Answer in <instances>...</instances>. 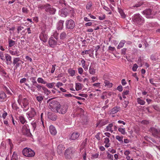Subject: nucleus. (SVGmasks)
<instances>
[{
	"label": "nucleus",
	"mask_w": 160,
	"mask_h": 160,
	"mask_svg": "<svg viewBox=\"0 0 160 160\" xmlns=\"http://www.w3.org/2000/svg\"><path fill=\"white\" fill-rule=\"evenodd\" d=\"M58 41L53 39L52 37H50L48 41V43L49 46L52 48H53L57 44Z\"/></svg>",
	"instance_id": "nucleus-14"
},
{
	"label": "nucleus",
	"mask_w": 160,
	"mask_h": 160,
	"mask_svg": "<svg viewBox=\"0 0 160 160\" xmlns=\"http://www.w3.org/2000/svg\"><path fill=\"white\" fill-rule=\"evenodd\" d=\"M108 123V120H102L98 124L97 123V126L98 125H99L100 127L105 125Z\"/></svg>",
	"instance_id": "nucleus-29"
},
{
	"label": "nucleus",
	"mask_w": 160,
	"mask_h": 160,
	"mask_svg": "<svg viewBox=\"0 0 160 160\" xmlns=\"http://www.w3.org/2000/svg\"><path fill=\"white\" fill-rule=\"evenodd\" d=\"M151 130L153 136L157 138H160V130H158L155 128H152Z\"/></svg>",
	"instance_id": "nucleus-13"
},
{
	"label": "nucleus",
	"mask_w": 160,
	"mask_h": 160,
	"mask_svg": "<svg viewBox=\"0 0 160 160\" xmlns=\"http://www.w3.org/2000/svg\"><path fill=\"white\" fill-rule=\"evenodd\" d=\"M127 50V48H123L122 49L121 54L125 55L126 54V51Z\"/></svg>",
	"instance_id": "nucleus-56"
},
{
	"label": "nucleus",
	"mask_w": 160,
	"mask_h": 160,
	"mask_svg": "<svg viewBox=\"0 0 160 160\" xmlns=\"http://www.w3.org/2000/svg\"><path fill=\"white\" fill-rule=\"evenodd\" d=\"M47 6V4H45L43 5H42L39 7V8L41 9H45V11H46V8Z\"/></svg>",
	"instance_id": "nucleus-51"
},
{
	"label": "nucleus",
	"mask_w": 160,
	"mask_h": 160,
	"mask_svg": "<svg viewBox=\"0 0 160 160\" xmlns=\"http://www.w3.org/2000/svg\"><path fill=\"white\" fill-rule=\"evenodd\" d=\"M125 42V41L124 40L122 41H121L118 45L117 47V48L118 49H120V48H122L124 46Z\"/></svg>",
	"instance_id": "nucleus-32"
},
{
	"label": "nucleus",
	"mask_w": 160,
	"mask_h": 160,
	"mask_svg": "<svg viewBox=\"0 0 160 160\" xmlns=\"http://www.w3.org/2000/svg\"><path fill=\"white\" fill-rule=\"evenodd\" d=\"M117 89L119 92L122 91L123 90L122 86L121 85H119L117 87Z\"/></svg>",
	"instance_id": "nucleus-54"
},
{
	"label": "nucleus",
	"mask_w": 160,
	"mask_h": 160,
	"mask_svg": "<svg viewBox=\"0 0 160 160\" xmlns=\"http://www.w3.org/2000/svg\"><path fill=\"white\" fill-rule=\"evenodd\" d=\"M28 8L26 7H23L22 8V12L23 13H28Z\"/></svg>",
	"instance_id": "nucleus-53"
},
{
	"label": "nucleus",
	"mask_w": 160,
	"mask_h": 160,
	"mask_svg": "<svg viewBox=\"0 0 160 160\" xmlns=\"http://www.w3.org/2000/svg\"><path fill=\"white\" fill-rule=\"evenodd\" d=\"M23 29H24V27L22 26H21L18 27L17 30L18 31V32L17 33H19V31L22 30Z\"/></svg>",
	"instance_id": "nucleus-59"
},
{
	"label": "nucleus",
	"mask_w": 160,
	"mask_h": 160,
	"mask_svg": "<svg viewBox=\"0 0 160 160\" xmlns=\"http://www.w3.org/2000/svg\"><path fill=\"white\" fill-rule=\"evenodd\" d=\"M22 153L24 156L28 157H33L35 155V152L34 151L28 148H26L23 149L22 151Z\"/></svg>",
	"instance_id": "nucleus-3"
},
{
	"label": "nucleus",
	"mask_w": 160,
	"mask_h": 160,
	"mask_svg": "<svg viewBox=\"0 0 160 160\" xmlns=\"http://www.w3.org/2000/svg\"><path fill=\"white\" fill-rule=\"evenodd\" d=\"M132 20L136 24L141 25L144 22V18L139 14H135L132 17Z\"/></svg>",
	"instance_id": "nucleus-2"
},
{
	"label": "nucleus",
	"mask_w": 160,
	"mask_h": 160,
	"mask_svg": "<svg viewBox=\"0 0 160 160\" xmlns=\"http://www.w3.org/2000/svg\"><path fill=\"white\" fill-rule=\"evenodd\" d=\"M55 66H56L55 65H53L52 66V68L51 71V73H52L54 72V71L55 70Z\"/></svg>",
	"instance_id": "nucleus-62"
},
{
	"label": "nucleus",
	"mask_w": 160,
	"mask_h": 160,
	"mask_svg": "<svg viewBox=\"0 0 160 160\" xmlns=\"http://www.w3.org/2000/svg\"><path fill=\"white\" fill-rule=\"evenodd\" d=\"M78 73L80 74H82L83 72V70L82 68H78Z\"/></svg>",
	"instance_id": "nucleus-63"
},
{
	"label": "nucleus",
	"mask_w": 160,
	"mask_h": 160,
	"mask_svg": "<svg viewBox=\"0 0 160 160\" xmlns=\"http://www.w3.org/2000/svg\"><path fill=\"white\" fill-rule=\"evenodd\" d=\"M109 139L108 138H104V143L108 144L109 142Z\"/></svg>",
	"instance_id": "nucleus-57"
},
{
	"label": "nucleus",
	"mask_w": 160,
	"mask_h": 160,
	"mask_svg": "<svg viewBox=\"0 0 160 160\" xmlns=\"http://www.w3.org/2000/svg\"><path fill=\"white\" fill-rule=\"evenodd\" d=\"M94 67L93 66V64L91 66L89 67V73L91 74L94 75L96 73V69L94 68Z\"/></svg>",
	"instance_id": "nucleus-22"
},
{
	"label": "nucleus",
	"mask_w": 160,
	"mask_h": 160,
	"mask_svg": "<svg viewBox=\"0 0 160 160\" xmlns=\"http://www.w3.org/2000/svg\"><path fill=\"white\" fill-rule=\"evenodd\" d=\"M60 104L58 101L56 100H52L49 104V108L51 109H52L55 112L58 107H59Z\"/></svg>",
	"instance_id": "nucleus-5"
},
{
	"label": "nucleus",
	"mask_w": 160,
	"mask_h": 160,
	"mask_svg": "<svg viewBox=\"0 0 160 160\" xmlns=\"http://www.w3.org/2000/svg\"><path fill=\"white\" fill-rule=\"evenodd\" d=\"M100 132H98L96 135H95V138L98 140H99L100 139V138L99 136L100 134Z\"/></svg>",
	"instance_id": "nucleus-60"
},
{
	"label": "nucleus",
	"mask_w": 160,
	"mask_h": 160,
	"mask_svg": "<svg viewBox=\"0 0 160 160\" xmlns=\"http://www.w3.org/2000/svg\"><path fill=\"white\" fill-rule=\"evenodd\" d=\"M116 138L117 140H118L119 141L121 142L122 141L123 142L122 139L123 137H120L118 135H117L116 136Z\"/></svg>",
	"instance_id": "nucleus-47"
},
{
	"label": "nucleus",
	"mask_w": 160,
	"mask_h": 160,
	"mask_svg": "<svg viewBox=\"0 0 160 160\" xmlns=\"http://www.w3.org/2000/svg\"><path fill=\"white\" fill-rule=\"evenodd\" d=\"M44 97L41 96H38L36 97L37 100L40 103H41Z\"/></svg>",
	"instance_id": "nucleus-41"
},
{
	"label": "nucleus",
	"mask_w": 160,
	"mask_h": 160,
	"mask_svg": "<svg viewBox=\"0 0 160 160\" xmlns=\"http://www.w3.org/2000/svg\"><path fill=\"white\" fill-rule=\"evenodd\" d=\"M58 35L59 33L57 32H55L54 33L53 35L51 37H52L53 38V39L58 41Z\"/></svg>",
	"instance_id": "nucleus-25"
},
{
	"label": "nucleus",
	"mask_w": 160,
	"mask_h": 160,
	"mask_svg": "<svg viewBox=\"0 0 160 160\" xmlns=\"http://www.w3.org/2000/svg\"><path fill=\"white\" fill-rule=\"evenodd\" d=\"M39 38L43 42H47V37L44 31H43L41 32L39 36Z\"/></svg>",
	"instance_id": "nucleus-15"
},
{
	"label": "nucleus",
	"mask_w": 160,
	"mask_h": 160,
	"mask_svg": "<svg viewBox=\"0 0 160 160\" xmlns=\"http://www.w3.org/2000/svg\"><path fill=\"white\" fill-rule=\"evenodd\" d=\"M81 84L80 83H78L76 84V89L77 91H78L82 89Z\"/></svg>",
	"instance_id": "nucleus-33"
},
{
	"label": "nucleus",
	"mask_w": 160,
	"mask_h": 160,
	"mask_svg": "<svg viewBox=\"0 0 160 160\" xmlns=\"http://www.w3.org/2000/svg\"><path fill=\"white\" fill-rule=\"evenodd\" d=\"M58 107V108H57L55 112L61 114H64L67 112L68 109V106L67 105H64L61 107L60 104L59 107Z\"/></svg>",
	"instance_id": "nucleus-7"
},
{
	"label": "nucleus",
	"mask_w": 160,
	"mask_h": 160,
	"mask_svg": "<svg viewBox=\"0 0 160 160\" xmlns=\"http://www.w3.org/2000/svg\"><path fill=\"white\" fill-rule=\"evenodd\" d=\"M103 8L106 11H110L109 12H108V14H111L112 13V12L111 11H110V9L107 7L106 6H104L103 7Z\"/></svg>",
	"instance_id": "nucleus-48"
},
{
	"label": "nucleus",
	"mask_w": 160,
	"mask_h": 160,
	"mask_svg": "<svg viewBox=\"0 0 160 160\" xmlns=\"http://www.w3.org/2000/svg\"><path fill=\"white\" fill-rule=\"evenodd\" d=\"M18 118H19V121L22 124H24L27 122L26 120L25 119L24 117H23V116H19L18 117Z\"/></svg>",
	"instance_id": "nucleus-24"
},
{
	"label": "nucleus",
	"mask_w": 160,
	"mask_h": 160,
	"mask_svg": "<svg viewBox=\"0 0 160 160\" xmlns=\"http://www.w3.org/2000/svg\"><path fill=\"white\" fill-rule=\"evenodd\" d=\"M34 86L37 88V90L38 91H40L41 90V88L42 89V87H43L41 85L39 84L38 83H37L36 84L34 85Z\"/></svg>",
	"instance_id": "nucleus-34"
},
{
	"label": "nucleus",
	"mask_w": 160,
	"mask_h": 160,
	"mask_svg": "<svg viewBox=\"0 0 160 160\" xmlns=\"http://www.w3.org/2000/svg\"><path fill=\"white\" fill-rule=\"evenodd\" d=\"M79 136V133L77 132H74L72 134L70 139L72 140H75L77 139Z\"/></svg>",
	"instance_id": "nucleus-19"
},
{
	"label": "nucleus",
	"mask_w": 160,
	"mask_h": 160,
	"mask_svg": "<svg viewBox=\"0 0 160 160\" xmlns=\"http://www.w3.org/2000/svg\"><path fill=\"white\" fill-rule=\"evenodd\" d=\"M59 12L61 17H66L70 13L72 15L74 11L72 8H65L62 9Z\"/></svg>",
	"instance_id": "nucleus-1"
},
{
	"label": "nucleus",
	"mask_w": 160,
	"mask_h": 160,
	"mask_svg": "<svg viewBox=\"0 0 160 160\" xmlns=\"http://www.w3.org/2000/svg\"><path fill=\"white\" fill-rule=\"evenodd\" d=\"M11 160H18L17 155L15 152L13 153Z\"/></svg>",
	"instance_id": "nucleus-39"
},
{
	"label": "nucleus",
	"mask_w": 160,
	"mask_h": 160,
	"mask_svg": "<svg viewBox=\"0 0 160 160\" xmlns=\"http://www.w3.org/2000/svg\"><path fill=\"white\" fill-rule=\"evenodd\" d=\"M137 102L138 104L141 105H143L145 103V102L144 101L141 99L140 98H138L137 99Z\"/></svg>",
	"instance_id": "nucleus-35"
},
{
	"label": "nucleus",
	"mask_w": 160,
	"mask_h": 160,
	"mask_svg": "<svg viewBox=\"0 0 160 160\" xmlns=\"http://www.w3.org/2000/svg\"><path fill=\"white\" fill-rule=\"evenodd\" d=\"M120 109V107H115L112 109L111 112L112 114L118 112Z\"/></svg>",
	"instance_id": "nucleus-23"
},
{
	"label": "nucleus",
	"mask_w": 160,
	"mask_h": 160,
	"mask_svg": "<svg viewBox=\"0 0 160 160\" xmlns=\"http://www.w3.org/2000/svg\"><path fill=\"white\" fill-rule=\"evenodd\" d=\"M64 21L60 20L58 23L57 28L58 30H61L63 28Z\"/></svg>",
	"instance_id": "nucleus-18"
},
{
	"label": "nucleus",
	"mask_w": 160,
	"mask_h": 160,
	"mask_svg": "<svg viewBox=\"0 0 160 160\" xmlns=\"http://www.w3.org/2000/svg\"><path fill=\"white\" fill-rule=\"evenodd\" d=\"M30 79L31 81L32 84L33 86L37 83L36 80V78L35 77H32L30 78Z\"/></svg>",
	"instance_id": "nucleus-31"
},
{
	"label": "nucleus",
	"mask_w": 160,
	"mask_h": 160,
	"mask_svg": "<svg viewBox=\"0 0 160 160\" xmlns=\"http://www.w3.org/2000/svg\"><path fill=\"white\" fill-rule=\"evenodd\" d=\"M50 132L51 134L55 135L57 133V131L55 128L52 125H51L49 127Z\"/></svg>",
	"instance_id": "nucleus-21"
},
{
	"label": "nucleus",
	"mask_w": 160,
	"mask_h": 160,
	"mask_svg": "<svg viewBox=\"0 0 160 160\" xmlns=\"http://www.w3.org/2000/svg\"><path fill=\"white\" fill-rule=\"evenodd\" d=\"M118 11L119 13H120L121 16L123 18H125L126 17V15L124 13L122 10L121 9H119Z\"/></svg>",
	"instance_id": "nucleus-40"
},
{
	"label": "nucleus",
	"mask_w": 160,
	"mask_h": 160,
	"mask_svg": "<svg viewBox=\"0 0 160 160\" xmlns=\"http://www.w3.org/2000/svg\"><path fill=\"white\" fill-rule=\"evenodd\" d=\"M92 6V3L91 2H89L86 5V8L88 9H89Z\"/></svg>",
	"instance_id": "nucleus-49"
},
{
	"label": "nucleus",
	"mask_w": 160,
	"mask_h": 160,
	"mask_svg": "<svg viewBox=\"0 0 160 160\" xmlns=\"http://www.w3.org/2000/svg\"><path fill=\"white\" fill-rule=\"evenodd\" d=\"M108 50L112 51H113L115 50V48L114 47H112L110 46L108 47Z\"/></svg>",
	"instance_id": "nucleus-61"
},
{
	"label": "nucleus",
	"mask_w": 160,
	"mask_h": 160,
	"mask_svg": "<svg viewBox=\"0 0 160 160\" xmlns=\"http://www.w3.org/2000/svg\"><path fill=\"white\" fill-rule=\"evenodd\" d=\"M113 126V124L112 123H111L108 124V126L106 127V131H110L111 132H112L113 131L112 130V127Z\"/></svg>",
	"instance_id": "nucleus-27"
},
{
	"label": "nucleus",
	"mask_w": 160,
	"mask_h": 160,
	"mask_svg": "<svg viewBox=\"0 0 160 160\" xmlns=\"http://www.w3.org/2000/svg\"><path fill=\"white\" fill-rule=\"evenodd\" d=\"M68 72L71 76H73L75 74V71L73 70L72 69H69L68 70Z\"/></svg>",
	"instance_id": "nucleus-36"
},
{
	"label": "nucleus",
	"mask_w": 160,
	"mask_h": 160,
	"mask_svg": "<svg viewBox=\"0 0 160 160\" xmlns=\"http://www.w3.org/2000/svg\"><path fill=\"white\" fill-rule=\"evenodd\" d=\"M142 13L145 15L147 18H153L152 10L150 9H146L142 11Z\"/></svg>",
	"instance_id": "nucleus-9"
},
{
	"label": "nucleus",
	"mask_w": 160,
	"mask_h": 160,
	"mask_svg": "<svg viewBox=\"0 0 160 160\" xmlns=\"http://www.w3.org/2000/svg\"><path fill=\"white\" fill-rule=\"evenodd\" d=\"M64 148L63 145L62 144L58 145L57 148V151L59 155L62 154L64 150Z\"/></svg>",
	"instance_id": "nucleus-17"
},
{
	"label": "nucleus",
	"mask_w": 160,
	"mask_h": 160,
	"mask_svg": "<svg viewBox=\"0 0 160 160\" xmlns=\"http://www.w3.org/2000/svg\"><path fill=\"white\" fill-rule=\"evenodd\" d=\"M66 30L69 31L72 30L75 27V23L74 22L72 19L67 20L65 23Z\"/></svg>",
	"instance_id": "nucleus-4"
},
{
	"label": "nucleus",
	"mask_w": 160,
	"mask_h": 160,
	"mask_svg": "<svg viewBox=\"0 0 160 160\" xmlns=\"http://www.w3.org/2000/svg\"><path fill=\"white\" fill-rule=\"evenodd\" d=\"M63 84L62 82H59L57 83L56 86L58 88L60 86H63Z\"/></svg>",
	"instance_id": "nucleus-64"
},
{
	"label": "nucleus",
	"mask_w": 160,
	"mask_h": 160,
	"mask_svg": "<svg viewBox=\"0 0 160 160\" xmlns=\"http://www.w3.org/2000/svg\"><path fill=\"white\" fill-rule=\"evenodd\" d=\"M66 37L67 34L65 32H62L60 34V39L61 40H63L64 39L66 38Z\"/></svg>",
	"instance_id": "nucleus-26"
},
{
	"label": "nucleus",
	"mask_w": 160,
	"mask_h": 160,
	"mask_svg": "<svg viewBox=\"0 0 160 160\" xmlns=\"http://www.w3.org/2000/svg\"><path fill=\"white\" fill-rule=\"evenodd\" d=\"M36 112L33 108H31V110L27 113L28 118L30 119H31L34 118L36 115Z\"/></svg>",
	"instance_id": "nucleus-12"
},
{
	"label": "nucleus",
	"mask_w": 160,
	"mask_h": 160,
	"mask_svg": "<svg viewBox=\"0 0 160 160\" xmlns=\"http://www.w3.org/2000/svg\"><path fill=\"white\" fill-rule=\"evenodd\" d=\"M74 152V149L72 147H70L68 148L64 154L66 158L68 159L71 158V155L73 154Z\"/></svg>",
	"instance_id": "nucleus-6"
},
{
	"label": "nucleus",
	"mask_w": 160,
	"mask_h": 160,
	"mask_svg": "<svg viewBox=\"0 0 160 160\" xmlns=\"http://www.w3.org/2000/svg\"><path fill=\"white\" fill-rule=\"evenodd\" d=\"M37 81L39 83H41L43 84L47 83V82L44 81V80L41 78H38Z\"/></svg>",
	"instance_id": "nucleus-30"
},
{
	"label": "nucleus",
	"mask_w": 160,
	"mask_h": 160,
	"mask_svg": "<svg viewBox=\"0 0 160 160\" xmlns=\"http://www.w3.org/2000/svg\"><path fill=\"white\" fill-rule=\"evenodd\" d=\"M42 89L43 90L44 93L46 94L48 89L44 87H42Z\"/></svg>",
	"instance_id": "nucleus-58"
},
{
	"label": "nucleus",
	"mask_w": 160,
	"mask_h": 160,
	"mask_svg": "<svg viewBox=\"0 0 160 160\" xmlns=\"http://www.w3.org/2000/svg\"><path fill=\"white\" fill-rule=\"evenodd\" d=\"M138 66L136 64H134L132 68V70L133 71H136L138 68Z\"/></svg>",
	"instance_id": "nucleus-50"
},
{
	"label": "nucleus",
	"mask_w": 160,
	"mask_h": 160,
	"mask_svg": "<svg viewBox=\"0 0 160 160\" xmlns=\"http://www.w3.org/2000/svg\"><path fill=\"white\" fill-rule=\"evenodd\" d=\"M22 103L23 104V106L25 108H26V107L28 106L29 104L28 100L26 98H23Z\"/></svg>",
	"instance_id": "nucleus-28"
},
{
	"label": "nucleus",
	"mask_w": 160,
	"mask_h": 160,
	"mask_svg": "<svg viewBox=\"0 0 160 160\" xmlns=\"http://www.w3.org/2000/svg\"><path fill=\"white\" fill-rule=\"evenodd\" d=\"M104 83L105 84V86H108L110 88L111 87H112V83H110L108 81H107V80L105 81L104 82Z\"/></svg>",
	"instance_id": "nucleus-44"
},
{
	"label": "nucleus",
	"mask_w": 160,
	"mask_h": 160,
	"mask_svg": "<svg viewBox=\"0 0 160 160\" xmlns=\"http://www.w3.org/2000/svg\"><path fill=\"white\" fill-rule=\"evenodd\" d=\"M22 131L23 134L25 136L27 137H31L32 136L30 129L28 128L25 125L22 127Z\"/></svg>",
	"instance_id": "nucleus-11"
},
{
	"label": "nucleus",
	"mask_w": 160,
	"mask_h": 160,
	"mask_svg": "<svg viewBox=\"0 0 160 160\" xmlns=\"http://www.w3.org/2000/svg\"><path fill=\"white\" fill-rule=\"evenodd\" d=\"M56 9L53 8L51 5L47 3V6L45 11L49 14H54L56 12Z\"/></svg>",
	"instance_id": "nucleus-10"
},
{
	"label": "nucleus",
	"mask_w": 160,
	"mask_h": 160,
	"mask_svg": "<svg viewBox=\"0 0 160 160\" xmlns=\"http://www.w3.org/2000/svg\"><path fill=\"white\" fill-rule=\"evenodd\" d=\"M5 56L6 61H7L6 63L7 64V65H11L12 63L11 56L7 54H5Z\"/></svg>",
	"instance_id": "nucleus-20"
},
{
	"label": "nucleus",
	"mask_w": 160,
	"mask_h": 160,
	"mask_svg": "<svg viewBox=\"0 0 160 160\" xmlns=\"http://www.w3.org/2000/svg\"><path fill=\"white\" fill-rule=\"evenodd\" d=\"M10 53L12 55H16L17 56H19L18 54L19 53V51H18L16 50V51L14 52L13 51L10 50Z\"/></svg>",
	"instance_id": "nucleus-42"
},
{
	"label": "nucleus",
	"mask_w": 160,
	"mask_h": 160,
	"mask_svg": "<svg viewBox=\"0 0 160 160\" xmlns=\"http://www.w3.org/2000/svg\"><path fill=\"white\" fill-rule=\"evenodd\" d=\"M90 50H86L82 51L81 52V55H84V54H88L89 53V52H90Z\"/></svg>",
	"instance_id": "nucleus-52"
},
{
	"label": "nucleus",
	"mask_w": 160,
	"mask_h": 160,
	"mask_svg": "<svg viewBox=\"0 0 160 160\" xmlns=\"http://www.w3.org/2000/svg\"><path fill=\"white\" fill-rule=\"evenodd\" d=\"M55 84V82H52L50 83H46V86L49 88H52Z\"/></svg>",
	"instance_id": "nucleus-38"
},
{
	"label": "nucleus",
	"mask_w": 160,
	"mask_h": 160,
	"mask_svg": "<svg viewBox=\"0 0 160 160\" xmlns=\"http://www.w3.org/2000/svg\"><path fill=\"white\" fill-rule=\"evenodd\" d=\"M9 47H11L15 44V41L11 39H9Z\"/></svg>",
	"instance_id": "nucleus-37"
},
{
	"label": "nucleus",
	"mask_w": 160,
	"mask_h": 160,
	"mask_svg": "<svg viewBox=\"0 0 160 160\" xmlns=\"http://www.w3.org/2000/svg\"><path fill=\"white\" fill-rule=\"evenodd\" d=\"M6 95L4 92L0 93V99H3L6 97Z\"/></svg>",
	"instance_id": "nucleus-45"
},
{
	"label": "nucleus",
	"mask_w": 160,
	"mask_h": 160,
	"mask_svg": "<svg viewBox=\"0 0 160 160\" xmlns=\"http://www.w3.org/2000/svg\"><path fill=\"white\" fill-rule=\"evenodd\" d=\"M107 157L108 159L113 160V156L110 154L108 152H107Z\"/></svg>",
	"instance_id": "nucleus-46"
},
{
	"label": "nucleus",
	"mask_w": 160,
	"mask_h": 160,
	"mask_svg": "<svg viewBox=\"0 0 160 160\" xmlns=\"http://www.w3.org/2000/svg\"><path fill=\"white\" fill-rule=\"evenodd\" d=\"M21 62L22 63L23 62L19 58H14L13 64V65L15 66V68L14 70L17 69L18 67H19L21 65Z\"/></svg>",
	"instance_id": "nucleus-8"
},
{
	"label": "nucleus",
	"mask_w": 160,
	"mask_h": 160,
	"mask_svg": "<svg viewBox=\"0 0 160 160\" xmlns=\"http://www.w3.org/2000/svg\"><path fill=\"white\" fill-rule=\"evenodd\" d=\"M118 131L122 134L124 135L125 133V128H119Z\"/></svg>",
	"instance_id": "nucleus-43"
},
{
	"label": "nucleus",
	"mask_w": 160,
	"mask_h": 160,
	"mask_svg": "<svg viewBox=\"0 0 160 160\" xmlns=\"http://www.w3.org/2000/svg\"><path fill=\"white\" fill-rule=\"evenodd\" d=\"M48 118L52 121H55L57 118V116L54 113L49 112L48 113Z\"/></svg>",
	"instance_id": "nucleus-16"
},
{
	"label": "nucleus",
	"mask_w": 160,
	"mask_h": 160,
	"mask_svg": "<svg viewBox=\"0 0 160 160\" xmlns=\"http://www.w3.org/2000/svg\"><path fill=\"white\" fill-rule=\"evenodd\" d=\"M151 59L152 60L154 61H156L157 60L156 57L153 55H152L151 56Z\"/></svg>",
	"instance_id": "nucleus-55"
}]
</instances>
